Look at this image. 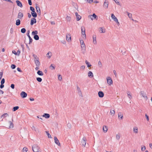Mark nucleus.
I'll return each mask as SVG.
<instances>
[{
	"mask_svg": "<svg viewBox=\"0 0 152 152\" xmlns=\"http://www.w3.org/2000/svg\"><path fill=\"white\" fill-rule=\"evenodd\" d=\"M33 57H34V60H37V59L38 58L37 57V56L34 54H33Z\"/></svg>",
	"mask_w": 152,
	"mask_h": 152,
	"instance_id": "5fc2aeb1",
	"label": "nucleus"
},
{
	"mask_svg": "<svg viewBox=\"0 0 152 152\" xmlns=\"http://www.w3.org/2000/svg\"><path fill=\"white\" fill-rule=\"evenodd\" d=\"M31 14L32 17L34 18L37 17V14L35 11L34 12H31Z\"/></svg>",
	"mask_w": 152,
	"mask_h": 152,
	"instance_id": "5701e85b",
	"label": "nucleus"
},
{
	"mask_svg": "<svg viewBox=\"0 0 152 152\" xmlns=\"http://www.w3.org/2000/svg\"><path fill=\"white\" fill-rule=\"evenodd\" d=\"M8 116V114L7 113H4L1 115V118H4L5 117Z\"/></svg>",
	"mask_w": 152,
	"mask_h": 152,
	"instance_id": "7c9ffc66",
	"label": "nucleus"
},
{
	"mask_svg": "<svg viewBox=\"0 0 152 152\" xmlns=\"http://www.w3.org/2000/svg\"><path fill=\"white\" fill-rule=\"evenodd\" d=\"M86 137H83V138L82 140L81 143L82 144V145L84 147L85 146V145L86 144Z\"/></svg>",
	"mask_w": 152,
	"mask_h": 152,
	"instance_id": "9d476101",
	"label": "nucleus"
},
{
	"mask_svg": "<svg viewBox=\"0 0 152 152\" xmlns=\"http://www.w3.org/2000/svg\"><path fill=\"white\" fill-rule=\"evenodd\" d=\"M66 19L67 21L70 22L71 20V17L67 16L66 18Z\"/></svg>",
	"mask_w": 152,
	"mask_h": 152,
	"instance_id": "58836bf2",
	"label": "nucleus"
},
{
	"mask_svg": "<svg viewBox=\"0 0 152 152\" xmlns=\"http://www.w3.org/2000/svg\"><path fill=\"white\" fill-rule=\"evenodd\" d=\"M10 87L12 89H13L15 88V85L14 84H12L10 86Z\"/></svg>",
	"mask_w": 152,
	"mask_h": 152,
	"instance_id": "052dcab7",
	"label": "nucleus"
},
{
	"mask_svg": "<svg viewBox=\"0 0 152 152\" xmlns=\"http://www.w3.org/2000/svg\"><path fill=\"white\" fill-rule=\"evenodd\" d=\"M20 24V20L18 19H17L16 20V25H17V26H19V25Z\"/></svg>",
	"mask_w": 152,
	"mask_h": 152,
	"instance_id": "393cba45",
	"label": "nucleus"
},
{
	"mask_svg": "<svg viewBox=\"0 0 152 152\" xmlns=\"http://www.w3.org/2000/svg\"><path fill=\"white\" fill-rule=\"evenodd\" d=\"M118 117L119 118H120L121 119H123V115H122L121 114V113H118Z\"/></svg>",
	"mask_w": 152,
	"mask_h": 152,
	"instance_id": "4c0bfd02",
	"label": "nucleus"
},
{
	"mask_svg": "<svg viewBox=\"0 0 152 152\" xmlns=\"http://www.w3.org/2000/svg\"><path fill=\"white\" fill-rule=\"evenodd\" d=\"M30 8L31 10L32 11L31 12H34L35 11L34 8L33 7L31 6L30 7Z\"/></svg>",
	"mask_w": 152,
	"mask_h": 152,
	"instance_id": "a18cd8bd",
	"label": "nucleus"
},
{
	"mask_svg": "<svg viewBox=\"0 0 152 152\" xmlns=\"http://www.w3.org/2000/svg\"><path fill=\"white\" fill-rule=\"evenodd\" d=\"M111 18L114 21H116L118 20L117 18L115 17L113 14H112L111 15Z\"/></svg>",
	"mask_w": 152,
	"mask_h": 152,
	"instance_id": "4be33fe9",
	"label": "nucleus"
},
{
	"mask_svg": "<svg viewBox=\"0 0 152 152\" xmlns=\"http://www.w3.org/2000/svg\"><path fill=\"white\" fill-rule=\"evenodd\" d=\"M107 83L110 85H111L113 83V80L110 77H108L107 78Z\"/></svg>",
	"mask_w": 152,
	"mask_h": 152,
	"instance_id": "20e7f679",
	"label": "nucleus"
},
{
	"mask_svg": "<svg viewBox=\"0 0 152 152\" xmlns=\"http://www.w3.org/2000/svg\"><path fill=\"white\" fill-rule=\"evenodd\" d=\"M88 17L92 20H93L94 19L96 20L98 19V17L95 13H93L92 15H89Z\"/></svg>",
	"mask_w": 152,
	"mask_h": 152,
	"instance_id": "f03ea898",
	"label": "nucleus"
},
{
	"mask_svg": "<svg viewBox=\"0 0 152 152\" xmlns=\"http://www.w3.org/2000/svg\"><path fill=\"white\" fill-rule=\"evenodd\" d=\"M19 108L18 106H15L14 107H13L12 109V111H16L17 110H18Z\"/></svg>",
	"mask_w": 152,
	"mask_h": 152,
	"instance_id": "473e14b6",
	"label": "nucleus"
},
{
	"mask_svg": "<svg viewBox=\"0 0 152 152\" xmlns=\"http://www.w3.org/2000/svg\"><path fill=\"white\" fill-rule=\"evenodd\" d=\"M36 65L37 66H39L40 65V63L39 61V58H37V60H34Z\"/></svg>",
	"mask_w": 152,
	"mask_h": 152,
	"instance_id": "f8f14e48",
	"label": "nucleus"
},
{
	"mask_svg": "<svg viewBox=\"0 0 152 152\" xmlns=\"http://www.w3.org/2000/svg\"><path fill=\"white\" fill-rule=\"evenodd\" d=\"M34 38L36 40H38L39 39V36L37 35L34 36Z\"/></svg>",
	"mask_w": 152,
	"mask_h": 152,
	"instance_id": "2f4dec72",
	"label": "nucleus"
},
{
	"mask_svg": "<svg viewBox=\"0 0 152 152\" xmlns=\"http://www.w3.org/2000/svg\"><path fill=\"white\" fill-rule=\"evenodd\" d=\"M54 138L55 143L58 146H60V143L59 142V140L57 139V137H54Z\"/></svg>",
	"mask_w": 152,
	"mask_h": 152,
	"instance_id": "ddd939ff",
	"label": "nucleus"
},
{
	"mask_svg": "<svg viewBox=\"0 0 152 152\" xmlns=\"http://www.w3.org/2000/svg\"><path fill=\"white\" fill-rule=\"evenodd\" d=\"M16 2L17 3V5L18 6L20 7H23V5L22 3L19 1L17 0L16 1Z\"/></svg>",
	"mask_w": 152,
	"mask_h": 152,
	"instance_id": "f3484780",
	"label": "nucleus"
},
{
	"mask_svg": "<svg viewBox=\"0 0 152 152\" xmlns=\"http://www.w3.org/2000/svg\"><path fill=\"white\" fill-rule=\"evenodd\" d=\"M36 20L35 18H31V21L30 24L31 25H33L34 23H36Z\"/></svg>",
	"mask_w": 152,
	"mask_h": 152,
	"instance_id": "9b49d317",
	"label": "nucleus"
},
{
	"mask_svg": "<svg viewBox=\"0 0 152 152\" xmlns=\"http://www.w3.org/2000/svg\"><path fill=\"white\" fill-rule=\"evenodd\" d=\"M98 96L100 98L103 97L104 96V94L102 91H99L98 93Z\"/></svg>",
	"mask_w": 152,
	"mask_h": 152,
	"instance_id": "4468645a",
	"label": "nucleus"
},
{
	"mask_svg": "<svg viewBox=\"0 0 152 152\" xmlns=\"http://www.w3.org/2000/svg\"><path fill=\"white\" fill-rule=\"evenodd\" d=\"M145 146H144L143 147H142L141 150L142 151H144L145 150Z\"/></svg>",
	"mask_w": 152,
	"mask_h": 152,
	"instance_id": "e2e57ef3",
	"label": "nucleus"
},
{
	"mask_svg": "<svg viewBox=\"0 0 152 152\" xmlns=\"http://www.w3.org/2000/svg\"><path fill=\"white\" fill-rule=\"evenodd\" d=\"M37 74L39 75H43V72L40 70H38L37 72Z\"/></svg>",
	"mask_w": 152,
	"mask_h": 152,
	"instance_id": "c85d7f7f",
	"label": "nucleus"
},
{
	"mask_svg": "<svg viewBox=\"0 0 152 152\" xmlns=\"http://www.w3.org/2000/svg\"><path fill=\"white\" fill-rule=\"evenodd\" d=\"M66 40L68 42L71 41V36L70 34H67L66 36Z\"/></svg>",
	"mask_w": 152,
	"mask_h": 152,
	"instance_id": "1a4fd4ad",
	"label": "nucleus"
},
{
	"mask_svg": "<svg viewBox=\"0 0 152 152\" xmlns=\"http://www.w3.org/2000/svg\"><path fill=\"white\" fill-rule=\"evenodd\" d=\"M46 133L47 134L48 136V137L49 138H51V135L49 133L48 131H46Z\"/></svg>",
	"mask_w": 152,
	"mask_h": 152,
	"instance_id": "c03bdc74",
	"label": "nucleus"
},
{
	"mask_svg": "<svg viewBox=\"0 0 152 152\" xmlns=\"http://www.w3.org/2000/svg\"><path fill=\"white\" fill-rule=\"evenodd\" d=\"M17 70H18V71L20 72H22V71L20 69L19 67L17 68Z\"/></svg>",
	"mask_w": 152,
	"mask_h": 152,
	"instance_id": "69168bd1",
	"label": "nucleus"
},
{
	"mask_svg": "<svg viewBox=\"0 0 152 152\" xmlns=\"http://www.w3.org/2000/svg\"><path fill=\"white\" fill-rule=\"evenodd\" d=\"M67 126L69 129H70L71 128V124L69 123H68L67 124Z\"/></svg>",
	"mask_w": 152,
	"mask_h": 152,
	"instance_id": "0e129e2a",
	"label": "nucleus"
},
{
	"mask_svg": "<svg viewBox=\"0 0 152 152\" xmlns=\"http://www.w3.org/2000/svg\"><path fill=\"white\" fill-rule=\"evenodd\" d=\"M108 6V1L107 0H105V1L104 2V4L103 6L104 7V8L105 9L107 8Z\"/></svg>",
	"mask_w": 152,
	"mask_h": 152,
	"instance_id": "6e6552de",
	"label": "nucleus"
},
{
	"mask_svg": "<svg viewBox=\"0 0 152 152\" xmlns=\"http://www.w3.org/2000/svg\"><path fill=\"white\" fill-rule=\"evenodd\" d=\"M103 132L105 133L107 132V128L106 126H104L103 127Z\"/></svg>",
	"mask_w": 152,
	"mask_h": 152,
	"instance_id": "b1692460",
	"label": "nucleus"
},
{
	"mask_svg": "<svg viewBox=\"0 0 152 152\" xmlns=\"http://www.w3.org/2000/svg\"><path fill=\"white\" fill-rule=\"evenodd\" d=\"M77 90H78V93H79V94L80 95V94L81 95H82V94L81 91L80 89V88L78 87H77Z\"/></svg>",
	"mask_w": 152,
	"mask_h": 152,
	"instance_id": "3c124183",
	"label": "nucleus"
},
{
	"mask_svg": "<svg viewBox=\"0 0 152 152\" xmlns=\"http://www.w3.org/2000/svg\"><path fill=\"white\" fill-rule=\"evenodd\" d=\"M85 63L88 67H89L91 66V65L90 64V63L87 60H86Z\"/></svg>",
	"mask_w": 152,
	"mask_h": 152,
	"instance_id": "bb28decb",
	"label": "nucleus"
},
{
	"mask_svg": "<svg viewBox=\"0 0 152 152\" xmlns=\"http://www.w3.org/2000/svg\"><path fill=\"white\" fill-rule=\"evenodd\" d=\"M133 131L135 133H138V129L137 127H135L134 128Z\"/></svg>",
	"mask_w": 152,
	"mask_h": 152,
	"instance_id": "cd10ccee",
	"label": "nucleus"
},
{
	"mask_svg": "<svg viewBox=\"0 0 152 152\" xmlns=\"http://www.w3.org/2000/svg\"><path fill=\"white\" fill-rule=\"evenodd\" d=\"M87 2H88L89 3H92L93 2V0H85Z\"/></svg>",
	"mask_w": 152,
	"mask_h": 152,
	"instance_id": "6e6d98bb",
	"label": "nucleus"
},
{
	"mask_svg": "<svg viewBox=\"0 0 152 152\" xmlns=\"http://www.w3.org/2000/svg\"><path fill=\"white\" fill-rule=\"evenodd\" d=\"M47 55L49 56H48V57L49 58H50L52 56V53L51 52H49L47 54Z\"/></svg>",
	"mask_w": 152,
	"mask_h": 152,
	"instance_id": "e433bc0d",
	"label": "nucleus"
},
{
	"mask_svg": "<svg viewBox=\"0 0 152 152\" xmlns=\"http://www.w3.org/2000/svg\"><path fill=\"white\" fill-rule=\"evenodd\" d=\"M32 129L33 130H34L35 131H37L38 130V129L37 128H36V127L34 126H32Z\"/></svg>",
	"mask_w": 152,
	"mask_h": 152,
	"instance_id": "ea45409f",
	"label": "nucleus"
},
{
	"mask_svg": "<svg viewBox=\"0 0 152 152\" xmlns=\"http://www.w3.org/2000/svg\"><path fill=\"white\" fill-rule=\"evenodd\" d=\"M100 29V31H101V33H104L105 32V30H104L102 27H100L99 28Z\"/></svg>",
	"mask_w": 152,
	"mask_h": 152,
	"instance_id": "79ce46f5",
	"label": "nucleus"
},
{
	"mask_svg": "<svg viewBox=\"0 0 152 152\" xmlns=\"http://www.w3.org/2000/svg\"><path fill=\"white\" fill-rule=\"evenodd\" d=\"M81 33L84 36L85 38H86V34H85V30L84 27H81Z\"/></svg>",
	"mask_w": 152,
	"mask_h": 152,
	"instance_id": "39448f33",
	"label": "nucleus"
},
{
	"mask_svg": "<svg viewBox=\"0 0 152 152\" xmlns=\"http://www.w3.org/2000/svg\"><path fill=\"white\" fill-rule=\"evenodd\" d=\"M81 48H86L85 45L84 43H82L81 44Z\"/></svg>",
	"mask_w": 152,
	"mask_h": 152,
	"instance_id": "de8ad7c7",
	"label": "nucleus"
},
{
	"mask_svg": "<svg viewBox=\"0 0 152 152\" xmlns=\"http://www.w3.org/2000/svg\"><path fill=\"white\" fill-rule=\"evenodd\" d=\"M20 50H18L17 51V55H18V56H19L20 55Z\"/></svg>",
	"mask_w": 152,
	"mask_h": 152,
	"instance_id": "338daca9",
	"label": "nucleus"
},
{
	"mask_svg": "<svg viewBox=\"0 0 152 152\" xmlns=\"http://www.w3.org/2000/svg\"><path fill=\"white\" fill-rule=\"evenodd\" d=\"M20 95L22 98H26L27 95V93L24 91H22Z\"/></svg>",
	"mask_w": 152,
	"mask_h": 152,
	"instance_id": "423d86ee",
	"label": "nucleus"
},
{
	"mask_svg": "<svg viewBox=\"0 0 152 152\" xmlns=\"http://www.w3.org/2000/svg\"><path fill=\"white\" fill-rule=\"evenodd\" d=\"M116 139H117L118 140L120 139V137L119 135H118V134H117L116 135Z\"/></svg>",
	"mask_w": 152,
	"mask_h": 152,
	"instance_id": "bf43d9fd",
	"label": "nucleus"
},
{
	"mask_svg": "<svg viewBox=\"0 0 152 152\" xmlns=\"http://www.w3.org/2000/svg\"><path fill=\"white\" fill-rule=\"evenodd\" d=\"M140 94L145 99L147 100L148 99V97L146 96V94L144 91H141L140 92Z\"/></svg>",
	"mask_w": 152,
	"mask_h": 152,
	"instance_id": "7ed1b4c3",
	"label": "nucleus"
},
{
	"mask_svg": "<svg viewBox=\"0 0 152 152\" xmlns=\"http://www.w3.org/2000/svg\"><path fill=\"white\" fill-rule=\"evenodd\" d=\"M127 94L128 95V97L130 99H131L132 98V96L131 94H130V92L129 91H128L127 92Z\"/></svg>",
	"mask_w": 152,
	"mask_h": 152,
	"instance_id": "a878e982",
	"label": "nucleus"
},
{
	"mask_svg": "<svg viewBox=\"0 0 152 152\" xmlns=\"http://www.w3.org/2000/svg\"><path fill=\"white\" fill-rule=\"evenodd\" d=\"M98 65L100 67H101L102 66V63L100 61H99L98 63Z\"/></svg>",
	"mask_w": 152,
	"mask_h": 152,
	"instance_id": "864d4df0",
	"label": "nucleus"
},
{
	"mask_svg": "<svg viewBox=\"0 0 152 152\" xmlns=\"http://www.w3.org/2000/svg\"><path fill=\"white\" fill-rule=\"evenodd\" d=\"M43 117H44L46 118H50V115L48 113H44L42 116Z\"/></svg>",
	"mask_w": 152,
	"mask_h": 152,
	"instance_id": "aec40b11",
	"label": "nucleus"
},
{
	"mask_svg": "<svg viewBox=\"0 0 152 152\" xmlns=\"http://www.w3.org/2000/svg\"><path fill=\"white\" fill-rule=\"evenodd\" d=\"M58 78L59 80H61L62 78L61 76V75H59L58 77Z\"/></svg>",
	"mask_w": 152,
	"mask_h": 152,
	"instance_id": "4d7b16f0",
	"label": "nucleus"
},
{
	"mask_svg": "<svg viewBox=\"0 0 152 152\" xmlns=\"http://www.w3.org/2000/svg\"><path fill=\"white\" fill-rule=\"evenodd\" d=\"M37 34L38 32L37 30L33 31L32 32V34L34 35V36L37 35Z\"/></svg>",
	"mask_w": 152,
	"mask_h": 152,
	"instance_id": "f704fd0d",
	"label": "nucleus"
},
{
	"mask_svg": "<svg viewBox=\"0 0 152 152\" xmlns=\"http://www.w3.org/2000/svg\"><path fill=\"white\" fill-rule=\"evenodd\" d=\"M37 4H36V9L37 12L38 13V14L39 15H39L40 14V10L39 7L38 6Z\"/></svg>",
	"mask_w": 152,
	"mask_h": 152,
	"instance_id": "6ab92c4d",
	"label": "nucleus"
},
{
	"mask_svg": "<svg viewBox=\"0 0 152 152\" xmlns=\"http://www.w3.org/2000/svg\"><path fill=\"white\" fill-rule=\"evenodd\" d=\"M28 4L30 5H32V2L31 0H28Z\"/></svg>",
	"mask_w": 152,
	"mask_h": 152,
	"instance_id": "680f3d73",
	"label": "nucleus"
},
{
	"mask_svg": "<svg viewBox=\"0 0 152 152\" xmlns=\"http://www.w3.org/2000/svg\"><path fill=\"white\" fill-rule=\"evenodd\" d=\"M37 80L39 82H40L42 81V79L39 77H38L37 78Z\"/></svg>",
	"mask_w": 152,
	"mask_h": 152,
	"instance_id": "37998d69",
	"label": "nucleus"
},
{
	"mask_svg": "<svg viewBox=\"0 0 152 152\" xmlns=\"http://www.w3.org/2000/svg\"><path fill=\"white\" fill-rule=\"evenodd\" d=\"M32 149L34 152H41L39 147L37 145H34L32 147Z\"/></svg>",
	"mask_w": 152,
	"mask_h": 152,
	"instance_id": "f257e3e1",
	"label": "nucleus"
},
{
	"mask_svg": "<svg viewBox=\"0 0 152 152\" xmlns=\"http://www.w3.org/2000/svg\"><path fill=\"white\" fill-rule=\"evenodd\" d=\"M75 15L76 17L77 20V21L81 19V16L79 15L77 12H76L75 13Z\"/></svg>",
	"mask_w": 152,
	"mask_h": 152,
	"instance_id": "a211bd4d",
	"label": "nucleus"
},
{
	"mask_svg": "<svg viewBox=\"0 0 152 152\" xmlns=\"http://www.w3.org/2000/svg\"><path fill=\"white\" fill-rule=\"evenodd\" d=\"M88 76L90 78L93 77L94 75L92 72L90 71H89L88 73Z\"/></svg>",
	"mask_w": 152,
	"mask_h": 152,
	"instance_id": "412c9836",
	"label": "nucleus"
},
{
	"mask_svg": "<svg viewBox=\"0 0 152 152\" xmlns=\"http://www.w3.org/2000/svg\"><path fill=\"white\" fill-rule=\"evenodd\" d=\"M1 84L2 83V84H4V83H5V79H4V78H3L2 79V80H1Z\"/></svg>",
	"mask_w": 152,
	"mask_h": 152,
	"instance_id": "13d9d810",
	"label": "nucleus"
},
{
	"mask_svg": "<svg viewBox=\"0 0 152 152\" xmlns=\"http://www.w3.org/2000/svg\"><path fill=\"white\" fill-rule=\"evenodd\" d=\"M23 14L20 12H19L18 14V18L20 19H21L23 17Z\"/></svg>",
	"mask_w": 152,
	"mask_h": 152,
	"instance_id": "dca6fc26",
	"label": "nucleus"
},
{
	"mask_svg": "<svg viewBox=\"0 0 152 152\" xmlns=\"http://www.w3.org/2000/svg\"><path fill=\"white\" fill-rule=\"evenodd\" d=\"M11 67L12 69H15L16 67V66L15 65L12 64L11 65Z\"/></svg>",
	"mask_w": 152,
	"mask_h": 152,
	"instance_id": "603ef678",
	"label": "nucleus"
},
{
	"mask_svg": "<svg viewBox=\"0 0 152 152\" xmlns=\"http://www.w3.org/2000/svg\"><path fill=\"white\" fill-rule=\"evenodd\" d=\"M9 124H10V126H9V127L10 128H12L13 127V123L11 121H9Z\"/></svg>",
	"mask_w": 152,
	"mask_h": 152,
	"instance_id": "72a5a7b5",
	"label": "nucleus"
},
{
	"mask_svg": "<svg viewBox=\"0 0 152 152\" xmlns=\"http://www.w3.org/2000/svg\"><path fill=\"white\" fill-rule=\"evenodd\" d=\"M29 33L30 31H28L27 32V36H28V37L29 38V44H30V43H31V42H32L33 40L31 38V37L29 35Z\"/></svg>",
	"mask_w": 152,
	"mask_h": 152,
	"instance_id": "0eeeda50",
	"label": "nucleus"
},
{
	"mask_svg": "<svg viewBox=\"0 0 152 152\" xmlns=\"http://www.w3.org/2000/svg\"><path fill=\"white\" fill-rule=\"evenodd\" d=\"M26 29L25 28H22L21 30V33H24L26 32Z\"/></svg>",
	"mask_w": 152,
	"mask_h": 152,
	"instance_id": "a19ab883",
	"label": "nucleus"
},
{
	"mask_svg": "<svg viewBox=\"0 0 152 152\" xmlns=\"http://www.w3.org/2000/svg\"><path fill=\"white\" fill-rule=\"evenodd\" d=\"M85 66L84 65L81 66L80 67V68L81 69H85Z\"/></svg>",
	"mask_w": 152,
	"mask_h": 152,
	"instance_id": "774afa93",
	"label": "nucleus"
},
{
	"mask_svg": "<svg viewBox=\"0 0 152 152\" xmlns=\"http://www.w3.org/2000/svg\"><path fill=\"white\" fill-rule=\"evenodd\" d=\"M110 113L111 115H113L115 113V111L114 110H111Z\"/></svg>",
	"mask_w": 152,
	"mask_h": 152,
	"instance_id": "49530a36",
	"label": "nucleus"
},
{
	"mask_svg": "<svg viewBox=\"0 0 152 152\" xmlns=\"http://www.w3.org/2000/svg\"><path fill=\"white\" fill-rule=\"evenodd\" d=\"M81 50L82 53L84 54L86 52V48H81Z\"/></svg>",
	"mask_w": 152,
	"mask_h": 152,
	"instance_id": "c9c22d12",
	"label": "nucleus"
},
{
	"mask_svg": "<svg viewBox=\"0 0 152 152\" xmlns=\"http://www.w3.org/2000/svg\"><path fill=\"white\" fill-rule=\"evenodd\" d=\"M28 149L26 148H24L23 149V152H27L28 151Z\"/></svg>",
	"mask_w": 152,
	"mask_h": 152,
	"instance_id": "09e8293b",
	"label": "nucleus"
},
{
	"mask_svg": "<svg viewBox=\"0 0 152 152\" xmlns=\"http://www.w3.org/2000/svg\"><path fill=\"white\" fill-rule=\"evenodd\" d=\"M55 66L53 64H51L50 66V68H51V69H54L55 68Z\"/></svg>",
	"mask_w": 152,
	"mask_h": 152,
	"instance_id": "c756f323",
	"label": "nucleus"
},
{
	"mask_svg": "<svg viewBox=\"0 0 152 152\" xmlns=\"http://www.w3.org/2000/svg\"><path fill=\"white\" fill-rule=\"evenodd\" d=\"M93 42L94 44H96L97 43V42L96 40V35H94L93 36Z\"/></svg>",
	"mask_w": 152,
	"mask_h": 152,
	"instance_id": "2eb2a0df",
	"label": "nucleus"
},
{
	"mask_svg": "<svg viewBox=\"0 0 152 152\" xmlns=\"http://www.w3.org/2000/svg\"><path fill=\"white\" fill-rule=\"evenodd\" d=\"M128 14V15L129 17L131 18H132V14L130 13H129L128 12H126Z\"/></svg>",
	"mask_w": 152,
	"mask_h": 152,
	"instance_id": "8fccbe9b",
	"label": "nucleus"
}]
</instances>
